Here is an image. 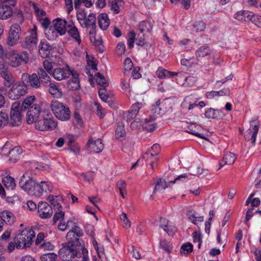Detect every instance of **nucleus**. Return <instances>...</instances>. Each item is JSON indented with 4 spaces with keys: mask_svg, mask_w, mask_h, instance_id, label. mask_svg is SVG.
Returning a JSON list of instances; mask_svg holds the SVG:
<instances>
[{
    "mask_svg": "<svg viewBox=\"0 0 261 261\" xmlns=\"http://www.w3.org/2000/svg\"><path fill=\"white\" fill-rule=\"evenodd\" d=\"M19 184L22 190L29 194L36 197H40L44 192L51 191V187L47 182L42 181L38 182L29 176L27 177L25 174L22 175Z\"/></svg>",
    "mask_w": 261,
    "mask_h": 261,
    "instance_id": "1",
    "label": "nucleus"
},
{
    "mask_svg": "<svg viewBox=\"0 0 261 261\" xmlns=\"http://www.w3.org/2000/svg\"><path fill=\"white\" fill-rule=\"evenodd\" d=\"M77 19L83 27L86 28L89 31V35L91 41L95 45H98L101 41L95 40L96 34V18L95 14H90L88 16L80 13L77 15Z\"/></svg>",
    "mask_w": 261,
    "mask_h": 261,
    "instance_id": "2",
    "label": "nucleus"
},
{
    "mask_svg": "<svg viewBox=\"0 0 261 261\" xmlns=\"http://www.w3.org/2000/svg\"><path fill=\"white\" fill-rule=\"evenodd\" d=\"M50 107L55 116L63 121L68 120L70 118V111L69 107L57 100L51 101Z\"/></svg>",
    "mask_w": 261,
    "mask_h": 261,
    "instance_id": "3",
    "label": "nucleus"
},
{
    "mask_svg": "<svg viewBox=\"0 0 261 261\" xmlns=\"http://www.w3.org/2000/svg\"><path fill=\"white\" fill-rule=\"evenodd\" d=\"M35 237L34 231L30 228H27L21 231L15 237L17 248L26 249L32 244Z\"/></svg>",
    "mask_w": 261,
    "mask_h": 261,
    "instance_id": "4",
    "label": "nucleus"
},
{
    "mask_svg": "<svg viewBox=\"0 0 261 261\" xmlns=\"http://www.w3.org/2000/svg\"><path fill=\"white\" fill-rule=\"evenodd\" d=\"M81 249L82 246L66 242L62 244V247L59 249L58 254L62 259L73 260L77 257L79 251H81Z\"/></svg>",
    "mask_w": 261,
    "mask_h": 261,
    "instance_id": "5",
    "label": "nucleus"
},
{
    "mask_svg": "<svg viewBox=\"0 0 261 261\" xmlns=\"http://www.w3.org/2000/svg\"><path fill=\"white\" fill-rule=\"evenodd\" d=\"M57 122L52 117L42 115L34 124V128L40 132H48L55 129L57 127Z\"/></svg>",
    "mask_w": 261,
    "mask_h": 261,
    "instance_id": "6",
    "label": "nucleus"
},
{
    "mask_svg": "<svg viewBox=\"0 0 261 261\" xmlns=\"http://www.w3.org/2000/svg\"><path fill=\"white\" fill-rule=\"evenodd\" d=\"M21 110L19 102L16 101L12 105L9 119L10 125L17 126L20 125L22 121Z\"/></svg>",
    "mask_w": 261,
    "mask_h": 261,
    "instance_id": "7",
    "label": "nucleus"
},
{
    "mask_svg": "<svg viewBox=\"0 0 261 261\" xmlns=\"http://www.w3.org/2000/svg\"><path fill=\"white\" fill-rule=\"evenodd\" d=\"M42 115L41 103H35L27 113L26 122L29 124H33L34 125Z\"/></svg>",
    "mask_w": 261,
    "mask_h": 261,
    "instance_id": "8",
    "label": "nucleus"
},
{
    "mask_svg": "<svg viewBox=\"0 0 261 261\" xmlns=\"http://www.w3.org/2000/svg\"><path fill=\"white\" fill-rule=\"evenodd\" d=\"M83 234L82 230L80 227L76 225L73 227L66 234V243H70V244H75L79 246H83L79 241V238Z\"/></svg>",
    "mask_w": 261,
    "mask_h": 261,
    "instance_id": "9",
    "label": "nucleus"
},
{
    "mask_svg": "<svg viewBox=\"0 0 261 261\" xmlns=\"http://www.w3.org/2000/svg\"><path fill=\"white\" fill-rule=\"evenodd\" d=\"M21 28L18 24H13L10 29L9 36L7 40V43L10 46H13L16 44L20 38Z\"/></svg>",
    "mask_w": 261,
    "mask_h": 261,
    "instance_id": "10",
    "label": "nucleus"
},
{
    "mask_svg": "<svg viewBox=\"0 0 261 261\" xmlns=\"http://www.w3.org/2000/svg\"><path fill=\"white\" fill-rule=\"evenodd\" d=\"M26 90L24 86L20 83L14 84L9 91L8 95L9 97L13 100L19 99L21 96L25 95Z\"/></svg>",
    "mask_w": 261,
    "mask_h": 261,
    "instance_id": "11",
    "label": "nucleus"
},
{
    "mask_svg": "<svg viewBox=\"0 0 261 261\" xmlns=\"http://www.w3.org/2000/svg\"><path fill=\"white\" fill-rule=\"evenodd\" d=\"M21 80L23 83L28 84L29 86L33 88L38 89L41 86L39 78L36 73L29 74L24 73L21 76Z\"/></svg>",
    "mask_w": 261,
    "mask_h": 261,
    "instance_id": "12",
    "label": "nucleus"
},
{
    "mask_svg": "<svg viewBox=\"0 0 261 261\" xmlns=\"http://www.w3.org/2000/svg\"><path fill=\"white\" fill-rule=\"evenodd\" d=\"M160 226L170 236H173L177 231L175 224L166 218L161 217L160 218Z\"/></svg>",
    "mask_w": 261,
    "mask_h": 261,
    "instance_id": "13",
    "label": "nucleus"
},
{
    "mask_svg": "<svg viewBox=\"0 0 261 261\" xmlns=\"http://www.w3.org/2000/svg\"><path fill=\"white\" fill-rule=\"evenodd\" d=\"M73 70L68 67L57 68L54 69L51 74L55 80L61 81L68 78Z\"/></svg>",
    "mask_w": 261,
    "mask_h": 261,
    "instance_id": "14",
    "label": "nucleus"
},
{
    "mask_svg": "<svg viewBox=\"0 0 261 261\" xmlns=\"http://www.w3.org/2000/svg\"><path fill=\"white\" fill-rule=\"evenodd\" d=\"M185 175H181L176 178L174 180H170L166 182V180L163 178H159L157 179L155 185L154 186L153 192L154 193L157 192H161L168 187V184H173L176 181L179 180L180 178H185Z\"/></svg>",
    "mask_w": 261,
    "mask_h": 261,
    "instance_id": "15",
    "label": "nucleus"
},
{
    "mask_svg": "<svg viewBox=\"0 0 261 261\" xmlns=\"http://www.w3.org/2000/svg\"><path fill=\"white\" fill-rule=\"evenodd\" d=\"M38 212L39 216L42 219L49 218L53 214L51 206L46 202H41L39 203Z\"/></svg>",
    "mask_w": 261,
    "mask_h": 261,
    "instance_id": "16",
    "label": "nucleus"
},
{
    "mask_svg": "<svg viewBox=\"0 0 261 261\" xmlns=\"http://www.w3.org/2000/svg\"><path fill=\"white\" fill-rule=\"evenodd\" d=\"M18 52L14 49H12L6 53L5 57V60L8 63V64L14 68L19 67L18 60Z\"/></svg>",
    "mask_w": 261,
    "mask_h": 261,
    "instance_id": "17",
    "label": "nucleus"
},
{
    "mask_svg": "<svg viewBox=\"0 0 261 261\" xmlns=\"http://www.w3.org/2000/svg\"><path fill=\"white\" fill-rule=\"evenodd\" d=\"M87 65L86 66L87 73L89 75V81L92 85L94 86L93 75L90 72V69L95 72L97 70V60L93 57H90L86 53Z\"/></svg>",
    "mask_w": 261,
    "mask_h": 261,
    "instance_id": "18",
    "label": "nucleus"
},
{
    "mask_svg": "<svg viewBox=\"0 0 261 261\" xmlns=\"http://www.w3.org/2000/svg\"><path fill=\"white\" fill-rule=\"evenodd\" d=\"M88 147L91 152L99 153L103 149V144L100 139H90L88 142Z\"/></svg>",
    "mask_w": 261,
    "mask_h": 261,
    "instance_id": "19",
    "label": "nucleus"
},
{
    "mask_svg": "<svg viewBox=\"0 0 261 261\" xmlns=\"http://www.w3.org/2000/svg\"><path fill=\"white\" fill-rule=\"evenodd\" d=\"M0 218L3 223L8 225H12L16 221L14 214L8 210H4L0 213Z\"/></svg>",
    "mask_w": 261,
    "mask_h": 261,
    "instance_id": "20",
    "label": "nucleus"
},
{
    "mask_svg": "<svg viewBox=\"0 0 261 261\" xmlns=\"http://www.w3.org/2000/svg\"><path fill=\"white\" fill-rule=\"evenodd\" d=\"M258 131V125H250V127L245 132L244 138L245 140L248 141H251L252 144H254L256 141V136Z\"/></svg>",
    "mask_w": 261,
    "mask_h": 261,
    "instance_id": "21",
    "label": "nucleus"
},
{
    "mask_svg": "<svg viewBox=\"0 0 261 261\" xmlns=\"http://www.w3.org/2000/svg\"><path fill=\"white\" fill-rule=\"evenodd\" d=\"M54 30L61 36L66 32V21L61 18H57L53 21Z\"/></svg>",
    "mask_w": 261,
    "mask_h": 261,
    "instance_id": "22",
    "label": "nucleus"
},
{
    "mask_svg": "<svg viewBox=\"0 0 261 261\" xmlns=\"http://www.w3.org/2000/svg\"><path fill=\"white\" fill-rule=\"evenodd\" d=\"M70 74H71L72 77L67 83L68 88L72 90H76L79 89L80 88V84L79 79V74L78 72L76 71L73 70Z\"/></svg>",
    "mask_w": 261,
    "mask_h": 261,
    "instance_id": "23",
    "label": "nucleus"
},
{
    "mask_svg": "<svg viewBox=\"0 0 261 261\" xmlns=\"http://www.w3.org/2000/svg\"><path fill=\"white\" fill-rule=\"evenodd\" d=\"M253 15L254 14L252 12L245 10H241L234 14V18L240 21H250L251 22Z\"/></svg>",
    "mask_w": 261,
    "mask_h": 261,
    "instance_id": "24",
    "label": "nucleus"
},
{
    "mask_svg": "<svg viewBox=\"0 0 261 261\" xmlns=\"http://www.w3.org/2000/svg\"><path fill=\"white\" fill-rule=\"evenodd\" d=\"M97 19L100 28L102 30H106L110 24V20L108 15L106 13L100 14Z\"/></svg>",
    "mask_w": 261,
    "mask_h": 261,
    "instance_id": "25",
    "label": "nucleus"
},
{
    "mask_svg": "<svg viewBox=\"0 0 261 261\" xmlns=\"http://www.w3.org/2000/svg\"><path fill=\"white\" fill-rule=\"evenodd\" d=\"M46 200L52 205L55 208L60 209L62 207L61 202L63 200V197L61 195L54 196L49 195L46 198Z\"/></svg>",
    "mask_w": 261,
    "mask_h": 261,
    "instance_id": "26",
    "label": "nucleus"
},
{
    "mask_svg": "<svg viewBox=\"0 0 261 261\" xmlns=\"http://www.w3.org/2000/svg\"><path fill=\"white\" fill-rule=\"evenodd\" d=\"M156 119L155 115H151L149 118H145V121L143 123V127L148 132H152L155 127V125L153 122Z\"/></svg>",
    "mask_w": 261,
    "mask_h": 261,
    "instance_id": "27",
    "label": "nucleus"
},
{
    "mask_svg": "<svg viewBox=\"0 0 261 261\" xmlns=\"http://www.w3.org/2000/svg\"><path fill=\"white\" fill-rule=\"evenodd\" d=\"M51 49V46L47 43L41 42L39 46V53L42 58H46L49 55Z\"/></svg>",
    "mask_w": 261,
    "mask_h": 261,
    "instance_id": "28",
    "label": "nucleus"
},
{
    "mask_svg": "<svg viewBox=\"0 0 261 261\" xmlns=\"http://www.w3.org/2000/svg\"><path fill=\"white\" fill-rule=\"evenodd\" d=\"M236 159V154L231 152L227 151L224 153L223 155L222 163H223V165H220V166H222L223 165H230L234 162Z\"/></svg>",
    "mask_w": 261,
    "mask_h": 261,
    "instance_id": "29",
    "label": "nucleus"
},
{
    "mask_svg": "<svg viewBox=\"0 0 261 261\" xmlns=\"http://www.w3.org/2000/svg\"><path fill=\"white\" fill-rule=\"evenodd\" d=\"M68 27L69 29L68 30V33L69 36L77 42L78 44H80L81 39L77 28L74 25H69Z\"/></svg>",
    "mask_w": 261,
    "mask_h": 261,
    "instance_id": "30",
    "label": "nucleus"
},
{
    "mask_svg": "<svg viewBox=\"0 0 261 261\" xmlns=\"http://www.w3.org/2000/svg\"><path fill=\"white\" fill-rule=\"evenodd\" d=\"M37 42V28L34 26L31 31V35L25 38V43L29 46L35 45Z\"/></svg>",
    "mask_w": 261,
    "mask_h": 261,
    "instance_id": "31",
    "label": "nucleus"
},
{
    "mask_svg": "<svg viewBox=\"0 0 261 261\" xmlns=\"http://www.w3.org/2000/svg\"><path fill=\"white\" fill-rule=\"evenodd\" d=\"M115 136L116 139L120 141L124 140L125 139L126 133L124 129V124H121L117 125Z\"/></svg>",
    "mask_w": 261,
    "mask_h": 261,
    "instance_id": "32",
    "label": "nucleus"
},
{
    "mask_svg": "<svg viewBox=\"0 0 261 261\" xmlns=\"http://www.w3.org/2000/svg\"><path fill=\"white\" fill-rule=\"evenodd\" d=\"M77 224L72 220H69L67 222L60 221L58 225V229L62 231H65L67 229L70 230L75 226Z\"/></svg>",
    "mask_w": 261,
    "mask_h": 261,
    "instance_id": "33",
    "label": "nucleus"
},
{
    "mask_svg": "<svg viewBox=\"0 0 261 261\" xmlns=\"http://www.w3.org/2000/svg\"><path fill=\"white\" fill-rule=\"evenodd\" d=\"M48 91L55 98H60L62 95V92L59 87L55 84L50 83L49 86Z\"/></svg>",
    "mask_w": 261,
    "mask_h": 261,
    "instance_id": "34",
    "label": "nucleus"
},
{
    "mask_svg": "<svg viewBox=\"0 0 261 261\" xmlns=\"http://www.w3.org/2000/svg\"><path fill=\"white\" fill-rule=\"evenodd\" d=\"M12 11L9 6L3 5L0 7V19H7L12 16Z\"/></svg>",
    "mask_w": 261,
    "mask_h": 261,
    "instance_id": "35",
    "label": "nucleus"
},
{
    "mask_svg": "<svg viewBox=\"0 0 261 261\" xmlns=\"http://www.w3.org/2000/svg\"><path fill=\"white\" fill-rule=\"evenodd\" d=\"M74 261H89L88 252L87 249L82 246L81 251H79L77 257L73 259Z\"/></svg>",
    "mask_w": 261,
    "mask_h": 261,
    "instance_id": "36",
    "label": "nucleus"
},
{
    "mask_svg": "<svg viewBox=\"0 0 261 261\" xmlns=\"http://www.w3.org/2000/svg\"><path fill=\"white\" fill-rule=\"evenodd\" d=\"M22 150L19 147H15L9 151V160L15 162L19 158Z\"/></svg>",
    "mask_w": 261,
    "mask_h": 261,
    "instance_id": "37",
    "label": "nucleus"
},
{
    "mask_svg": "<svg viewBox=\"0 0 261 261\" xmlns=\"http://www.w3.org/2000/svg\"><path fill=\"white\" fill-rule=\"evenodd\" d=\"M3 183L7 188L10 189H13L16 186L14 179L9 175L3 178Z\"/></svg>",
    "mask_w": 261,
    "mask_h": 261,
    "instance_id": "38",
    "label": "nucleus"
},
{
    "mask_svg": "<svg viewBox=\"0 0 261 261\" xmlns=\"http://www.w3.org/2000/svg\"><path fill=\"white\" fill-rule=\"evenodd\" d=\"M0 74L1 76L6 81V85L9 86L10 84H12L14 82V77L8 70H3L1 72Z\"/></svg>",
    "mask_w": 261,
    "mask_h": 261,
    "instance_id": "39",
    "label": "nucleus"
},
{
    "mask_svg": "<svg viewBox=\"0 0 261 261\" xmlns=\"http://www.w3.org/2000/svg\"><path fill=\"white\" fill-rule=\"evenodd\" d=\"M193 245L190 243H186L181 245L180 248V253L181 255H188L193 251Z\"/></svg>",
    "mask_w": 261,
    "mask_h": 261,
    "instance_id": "40",
    "label": "nucleus"
},
{
    "mask_svg": "<svg viewBox=\"0 0 261 261\" xmlns=\"http://www.w3.org/2000/svg\"><path fill=\"white\" fill-rule=\"evenodd\" d=\"M188 217L189 219L195 225H198L200 223H202L203 221V217L196 216V214L191 211L188 213Z\"/></svg>",
    "mask_w": 261,
    "mask_h": 261,
    "instance_id": "41",
    "label": "nucleus"
},
{
    "mask_svg": "<svg viewBox=\"0 0 261 261\" xmlns=\"http://www.w3.org/2000/svg\"><path fill=\"white\" fill-rule=\"evenodd\" d=\"M19 67L22 64H27L29 61V55L27 51H22L20 53H18V57Z\"/></svg>",
    "mask_w": 261,
    "mask_h": 261,
    "instance_id": "42",
    "label": "nucleus"
},
{
    "mask_svg": "<svg viewBox=\"0 0 261 261\" xmlns=\"http://www.w3.org/2000/svg\"><path fill=\"white\" fill-rule=\"evenodd\" d=\"M120 219L123 224V226L125 229H129L131 227L132 223L125 213H122L120 216Z\"/></svg>",
    "mask_w": 261,
    "mask_h": 261,
    "instance_id": "43",
    "label": "nucleus"
},
{
    "mask_svg": "<svg viewBox=\"0 0 261 261\" xmlns=\"http://www.w3.org/2000/svg\"><path fill=\"white\" fill-rule=\"evenodd\" d=\"M161 105V101L160 99H157L153 103L150 108V113L152 115H158L161 111L160 106Z\"/></svg>",
    "mask_w": 261,
    "mask_h": 261,
    "instance_id": "44",
    "label": "nucleus"
},
{
    "mask_svg": "<svg viewBox=\"0 0 261 261\" xmlns=\"http://www.w3.org/2000/svg\"><path fill=\"white\" fill-rule=\"evenodd\" d=\"M36 99V97L34 95L27 96L23 100L21 108L23 107L24 109L29 108L34 102Z\"/></svg>",
    "mask_w": 261,
    "mask_h": 261,
    "instance_id": "45",
    "label": "nucleus"
},
{
    "mask_svg": "<svg viewBox=\"0 0 261 261\" xmlns=\"http://www.w3.org/2000/svg\"><path fill=\"white\" fill-rule=\"evenodd\" d=\"M252 216H254L256 218L261 217V211H254L253 208L249 209L246 216V222L247 223Z\"/></svg>",
    "mask_w": 261,
    "mask_h": 261,
    "instance_id": "46",
    "label": "nucleus"
},
{
    "mask_svg": "<svg viewBox=\"0 0 261 261\" xmlns=\"http://www.w3.org/2000/svg\"><path fill=\"white\" fill-rule=\"evenodd\" d=\"M58 256L54 253L44 254L40 256L41 261H56Z\"/></svg>",
    "mask_w": 261,
    "mask_h": 261,
    "instance_id": "47",
    "label": "nucleus"
},
{
    "mask_svg": "<svg viewBox=\"0 0 261 261\" xmlns=\"http://www.w3.org/2000/svg\"><path fill=\"white\" fill-rule=\"evenodd\" d=\"M9 124L8 115L3 112H0V127H4Z\"/></svg>",
    "mask_w": 261,
    "mask_h": 261,
    "instance_id": "48",
    "label": "nucleus"
},
{
    "mask_svg": "<svg viewBox=\"0 0 261 261\" xmlns=\"http://www.w3.org/2000/svg\"><path fill=\"white\" fill-rule=\"evenodd\" d=\"M96 81L97 83L102 87H106L109 85L104 76L99 73L96 74Z\"/></svg>",
    "mask_w": 261,
    "mask_h": 261,
    "instance_id": "49",
    "label": "nucleus"
},
{
    "mask_svg": "<svg viewBox=\"0 0 261 261\" xmlns=\"http://www.w3.org/2000/svg\"><path fill=\"white\" fill-rule=\"evenodd\" d=\"M219 112V111L215 110L213 109H209L205 112V116L208 119H218V117L217 115V114Z\"/></svg>",
    "mask_w": 261,
    "mask_h": 261,
    "instance_id": "50",
    "label": "nucleus"
},
{
    "mask_svg": "<svg viewBox=\"0 0 261 261\" xmlns=\"http://www.w3.org/2000/svg\"><path fill=\"white\" fill-rule=\"evenodd\" d=\"M58 211L56 212L53 217V221L56 223L58 221H62L65 217V213L60 209H58Z\"/></svg>",
    "mask_w": 261,
    "mask_h": 261,
    "instance_id": "51",
    "label": "nucleus"
},
{
    "mask_svg": "<svg viewBox=\"0 0 261 261\" xmlns=\"http://www.w3.org/2000/svg\"><path fill=\"white\" fill-rule=\"evenodd\" d=\"M82 176L85 182L91 184L94 179V175L93 172L83 173Z\"/></svg>",
    "mask_w": 261,
    "mask_h": 261,
    "instance_id": "52",
    "label": "nucleus"
},
{
    "mask_svg": "<svg viewBox=\"0 0 261 261\" xmlns=\"http://www.w3.org/2000/svg\"><path fill=\"white\" fill-rule=\"evenodd\" d=\"M39 247L44 251H50L53 250L54 246L49 242L44 241L40 245Z\"/></svg>",
    "mask_w": 261,
    "mask_h": 261,
    "instance_id": "53",
    "label": "nucleus"
},
{
    "mask_svg": "<svg viewBox=\"0 0 261 261\" xmlns=\"http://www.w3.org/2000/svg\"><path fill=\"white\" fill-rule=\"evenodd\" d=\"M56 31L53 29H49L45 33L47 38L49 40H55L58 37Z\"/></svg>",
    "mask_w": 261,
    "mask_h": 261,
    "instance_id": "54",
    "label": "nucleus"
},
{
    "mask_svg": "<svg viewBox=\"0 0 261 261\" xmlns=\"http://www.w3.org/2000/svg\"><path fill=\"white\" fill-rule=\"evenodd\" d=\"M210 53L209 48L207 47L202 46L197 51L196 54L199 57H203L208 55Z\"/></svg>",
    "mask_w": 261,
    "mask_h": 261,
    "instance_id": "55",
    "label": "nucleus"
},
{
    "mask_svg": "<svg viewBox=\"0 0 261 261\" xmlns=\"http://www.w3.org/2000/svg\"><path fill=\"white\" fill-rule=\"evenodd\" d=\"M140 27L142 32H149L152 29L150 23L148 21L142 22L140 24Z\"/></svg>",
    "mask_w": 261,
    "mask_h": 261,
    "instance_id": "56",
    "label": "nucleus"
},
{
    "mask_svg": "<svg viewBox=\"0 0 261 261\" xmlns=\"http://www.w3.org/2000/svg\"><path fill=\"white\" fill-rule=\"evenodd\" d=\"M190 125L188 127L189 129V133H190L196 136L199 137L200 138H204V137L201 136L199 133L196 132L195 129H194L196 127H199L200 126L197 125L195 123H189Z\"/></svg>",
    "mask_w": 261,
    "mask_h": 261,
    "instance_id": "57",
    "label": "nucleus"
},
{
    "mask_svg": "<svg viewBox=\"0 0 261 261\" xmlns=\"http://www.w3.org/2000/svg\"><path fill=\"white\" fill-rule=\"evenodd\" d=\"M141 126L143 127V123L139 118H136L130 124V127L133 129H138Z\"/></svg>",
    "mask_w": 261,
    "mask_h": 261,
    "instance_id": "58",
    "label": "nucleus"
},
{
    "mask_svg": "<svg viewBox=\"0 0 261 261\" xmlns=\"http://www.w3.org/2000/svg\"><path fill=\"white\" fill-rule=\"evenodd\" d=\"M142 106V103L140 102H137L132 106L131 108V113L133 115H136L140 109L141 108Z\"/></svg>",
    "mask_w": 261,
    "mask_h": 261,
    "instance_id": "59",
    "label": "nucleus"
},
{
    "mask_svg": "<svg viewBox=\"0 0 261 261\" xmlns=\"http://www.w3.org/2000/svg\"><path fill=\"white\" fill-rule=\"evenodd\" d=\"M117 54L120 56H122L124 55L125 52V46L123 43H119L117 46Z\"/></svg>",
    "mask_w": 261,
    "mask_h": 261,
    "instance_id": "60",
    "label": "nucleus"
},
{
    "mask_svg": "<svg viewBox=\"0 0 261 261\" xmlns=\"http://www.w3.org/2000/svg\"><path fill=\"white\" fill-rule=\"evenodd\" d=\"M194 27L195 28L196 31L201 32L205 29V25L204 23L200 20L195 22L194 24Z\"/></svg>",
    "mask_w": 261,
    "mask_h": 261,
    "instance_id": "61",
    "label": "nucleus"
},
{
    "mask_svg": "<svg viewBox=\"0 0 261 261\" xmlns=\"http://www.w3.org/2000/svg\"><path fill=\"white\" fill-rule=\"evenodd\" d=\"M124 70L125 71H129L131 70L133 67V63L130 59L126 58L124 62Z\"/></svg>",
    "mask_w": 261,
    "mask_h": 261,
    "instance_id": "62",
    "label": "nucleus"
},
{
    "mask_svg": "<svg viewBox=\"0 0 261 261\" xmlns=\"http://www.w3.org/2000/svg\"><path fill=\"white\" fill-rule=\"evenodd\" d=\"M251 22L261 28V16L254 14Z\"/></svg>",
    "mask_w": 261,
    "mask_h": 261,
    "instance_id": "63",
    "label": "nucleus"
},
{
    "mask_svg": "<svg viewBox=\"0 0 261 261\" xmlns=\"http://www.w3.org/2000/svg\"><path fill=\"white\" fill-rule=\"evenodd\" d=\"M47 73L43 69L39 68L38 71V75L40 79L48 80L49 79V76Z\"/></svg>",
    "mask_w": 261,
    "mask_h": 261,
    "instance_id": "64",
    "label": "nucleus"
}]
</instances>
